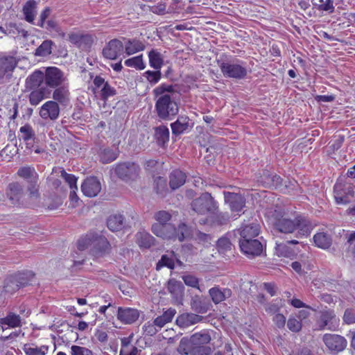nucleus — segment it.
Masks as SVG:
<instances>
[{
    "label": "nucleus",
    "instance_id": "obj_1",
    "mask_svg": "<svg viewBox=\"0 0 355 355\" xmlns=\"http://www.w3.org/2000/svg\"><path fill=\"white\" fill-rule=\"evenodd\" d=\"M174 92V87L172 85L165 83L159 85L153 90L155 100V110L162 120H172L178 113V105L171 97V94Z\"/></svg>",
    "mask_w": 355,
    "mask_h": 355
},
{
    "label": "nucleus",
    "instance_id": "obj_2",
    "mask_svg": "<svg viewBox=\"0 0 355 355\" xmlns=\"http://www.w3.org/2000/svg\"><path fill=\"white\" fill-rule=\"evenodd\" d=\"M151 230L154 234L163 239L178 240L180 242L191 235V230L185 223H180L178 227L171 223H155L152 225Z\"/></svg>",
    "mask_w": 355,
    "mask_h": 355
},
{
    "label": "nucleus",
    "instance_id": "obj_3",
    "mask_svg": "<svg viewBox=\"0 0 355 355\" xmlns=\"http://www.w3.org/2000/svg\"><path fill=\"white\" fill-rule=\"evenodd\" d=\"M218 64L225 78L241 80L245 78L248 73L246 63L239 59L218 61Z\"/></svg>",
    "mask_w": 355,
    "mask_h": 355
},
{
    "label": "nucleus",
    "instance_id": "obj_4",
    "mask_svg": "<svg viewBox=\"0 0 355 355\" xmlns=\"http://www.w3.org/2000/svg\"><path fill=\"white\" fill-rule=\"evenodd\" d=\"M191 207L198 214L205 215L214 213L218 207L211 194L205 192L192 201Z\"/></svg>",
    "mask_w": 355,
    "mask_h": 355
},
{
    "label": "nucleus",
    "instance_id": "obj_5",
    "mask_svg": "<svg viewBox=\"0 0 355 355\" xmlns=\"http://www.w3.org/2000/svg\"><path fill=\"white\" fill-rule=\"evenodd\" d=\"M44 83L50 88H55L67 83V78L62 71L55 67L46 68Z\"/></svg>",
    "mask_w": 355,
    "mask_h": 355
},
{
    "label": "nucleus",
    "instance_id": "obj_6",
    "mask_svg": "<svg viewBox=\"0 0 355 355\" xmlns=\"http://www.w3.org/2000/svg\"><path fill=\"white\" fill-rule=\"evenodd\" d=\"M139 166L134 162L120 163L115 168L116 175L124 181L135 180L139 176Z\"/></svg>",
    "mask_w": 355,
    "mask_h": 355
},
{
    "label": "nucleus",
    "instance_id": "obj_7",
    "mask_svg": "<svg viewBox=\"0 0 355 355\" xmlns=\"http://www.w3.org/2000/svg\"><path fill=\"white\" fill-rule=\"evenodd\" d=\"M241 251L248 258L260 256L263 250V245L259 239L239 240Z\"/></svg>",
    "mask_w": 355,
    "mask_h": 355
},
{
    "label": "nucleus",
    "instance_id": "obj_8",
    "mask_svg": "<svg viewBox=\"0 0 355 355\" xmlns=\"http://www.w3.org/2000/svg\"><path fill=\"white\" fill-rule=\"evenodd\" d=\"M93 83L94 92L99 93L101 98L104 101H106L110 97L114 96L116 94V89L100 76H96L94 78Z\"/></svg>",
    "mask_w": 355,
    "mask_h": 355
},
{
    "label": "nucleus",
    "instance_id": "obj_9",
    "mask_svg": "<svg viewBox=\"0 0 355 355\" xmlns=\"http://www.w3.org/2000/svg\"><path fill=\"white\" fill-rule=\"evenodd\" d=\"M111 251V245L107 239L102 235L93 241V245L90 248V254L94 259L103 258L110 254Z\"/></svg>",
    "mask_w": 355,
    "mask_h": 355
},
{
    "label": "nucleus",
    "instance_id": "obj_10",
    "mask_svg": "<svg viewBox=\"0 0 355 355\" xmlns=\"http://www.w3.org/2000/svg\"><path fill=\"white\" fill-rule=\"evenodd\" d=\"M339 318L336 317L333 310L325 309L320 312L318 321L320 329L336 331L339 327Z\"/></svg>",
    "mask_w": 355,
    "mask_h": 355
},
{
    "label": "nucleus",
    "instance_id": "obj_11",
    "mask_svg": "<svg viewBox=\"0 0 355 355\" xmlns=\"http://www.w3.org/2000/svg\"><path fill=\"white\" fill-rule=\"evenodd\" d=\"M354 193L351 184L336 182L334 185V197L337 204L346 205L350 202L349 197Z\"/></svg>",
    "mask_w": 355,
    "mask_h": 355
},
{
    "label": "nucleus",
    "instance_id": "obj_12",
    "mask_svg": "<svg viewBox=\"0 0 355 355\" xmlns=\"http://www.w3.org/2000/svg\"><path fill=\"white\" fill-rule=\"evenodd\" d=\"M323 341L329 350L335 353L344 350L347 343L344 337L331 334H324Z\"/></svg>",
    "mask_w": 355,
    "mask_h": 355
},
{
    "label": "nucleus",
    "instance_id": "obj_13",
    "mask_svg": "<svg viewBox=\"0 0 355 355\" xmlns=\"http://www.w3.org/2000/svg\"><path fill=\"white\" fill-rule=\"evenodd\" d=\"M236 232L240 236L239 240L257 239V237L260 233V225L255 220L243 223Z\"/></svg>",
    "mask_w": 355,
    "mask_h": 355
},
{
    "label": "nucleus",
    "instance_id": "obj_14",
    "mask_svg": "<svg viewBox=\"0 0 355 355\" xmlns=\"http://www.w3.org/2000/svg\"><path fill=\"white\" fill-rule=\"evenodd\" d=\"M123 42L118 39H113L103 48V55L107 59L115 60L123 53Z\"/></svg>",
    "mask_w": 355,
    "mask_h": 355
},
{
    "label": "nucleus",
    "instance_id": "obj_15",
    "mask_svg": "<svg viewBox=\"0 0 355 355\" xmlns=\"http://www.w3.org/2000/svg\"><path fill=\"white\" fill-rule=\"evenodd\" d=\"M60 115V107L57 102L49 101L44 103L40 107V116L43 119L56 120Z\"/></svg>",
    "mask_w": 355,
    "mask_h": 355
},
{
    "label": "nucleus",
    "instance_id": "obj_16",
    "mask_svg": "<svg viewBox=\"0 0 355 355\" xmlns=\"http://www.w3.org/2000/svg\"><path fill=\"white\" fill-rule=\"evenodd\" d=\"M6 195L12 205H19V202L24 196L22 185L17 182L10 183L6 188Z\"/></svg>",
    "mask_w": 355,
    "mask_h": 355
},
{
    "label": "nucleus",
    "instance_id": "obj_17",
    "mask_svg": "<svg viewBox=\"0 0 355 355\" xmlns=\"http://www.w3.org/2000/svg\"><path fill=\"white\" fill-rule=\"evenodd\" d=\"M225 202L232 211L239 212L244 207L245 200L243 196L236 193L224 191Z\"/></svg>",
    "mask_w": 355,
    "mask_h": 355
},
{
    "label": "nucleus",
    "instance_id": "obj_18",
    "mask_svg": "<svg viewBox=\"0 0 355 355\" xmlns=\"http://www.w3.org/2000/svg\"><path fill=\"white\" fill-rule=\"evenodd\" d=\"M273 225L275 229L281 233L291 234L297 230L296 217L291 219L283 216L276 218Z\"/></svg>",
    "mask_w": 355,
    "mask_h": 355
},
{
    "label": "nucleus",
    "instance_id": "obj_19",
    "mask_svg": "<svg viewBox=\"0 0 355 355\" xmlns=\"http://www.w3.org/2000/svg\"><path fill=\"white\" fill-rule=\"evenodd\" d=\"M81 189L85 196L93 198L99 193L101 185L96 178L89 177L82 183Z\"/></svg>",
    "mask_w": 355,
    "mask_h": 355
},
{
    "label": "nucleus",
    "instance_id": "obj_20",
    "mask_svg": "<svg viewBox=\"0 0 355 355\" xmlns=\"http://www.w3.org/2000/svg\"><path fill=\"white\" fill-rule=\"evenodd\" d=\"M139 317L137 309L130 307H119L117 311L118 320L125 324H130L136 322Z\"/></svg>",
    "mask_w": 355,
    "mask_h": 355
},
{
    "label": "nucleus",
    "instance_id": "obj_21",
    "mask_svg": "<svg viewBox=\"0 0 355 355\" xmlns=\"http://www.w3.org/2000/svg\"><path fill=\"white\" fill-rule=\"evenodd\" d=\"M23 323L21 317L14 312H8L5 317L0 318V326L3 330L21 327Z\"/></svg>",
    "mask_w": 355,
    "mask_h": 355
},
{
    "label": "nucleus",
    "instance_id": "obj_22",
    "mask_svg": "<svg viewBox=\"0 0 355 355\" xmlns=\"http://www.w3.org/2000/svg\"><path fill=\"white\" fill-rule=\"evenodd\" d=\"M54 89L52 96L53 101L61 105H67L70 101L69 83H66Z\"/></svg>",
    "mask_w": 355,
    "mask_h": 355
},
{
    "label": "nucleus",
    "instance_id": "obj_23",
    "mask_svg": "<svg viewBox=\"0 0 355 355\" xmlns=\"http://www.w3.org/2000/svg\"><path fill=\"white\" fill-rule=\"evenodd\" d=\"M134 334L121 338V349L119 355H138L139 349L132 344Z\"/></svg>",
    "mask_w": 355,
    "mask_h": 355
},
{
    "label": "nucleus",
    "instance_id": "obj_24",
    "mask_svg": "<svg viewBox=\"0 0 355 355\" xmlns=\"http://www.w3.org/2000/svg\"><path fill=\"white\" fill-rule=\"evenodd\" d=\"M209 294L215 304H218L232 296V291L230 288H220L218 286L209 289Z\"/></svg>",
    "mask_w": 355,
    "mask_h": 355
},
{
    "label": "nucleus",
    "instance_id": "obj_25",
    "mask_svg": "<svg viewBox=\"0 0 355 355\" xmlns=\"http://www.w3.org/2000/svg\"><path fill=\"white\" fill-rule=\"evenodd\" d=\"M17 64V61L13 56H3L0 58V78L6 73L12 72Z\"/></svg>",
    "mask_w": 355,
    "mask_h": 355
},
{
    "label": "nucleus",
    "instance_id": "obj_26",
    "mask_svg": "<svg viewBox=\"0 0 355 355\" xmlns=\"http://www.w3.org/2000/svg\"><path fill=\"white\" fill-rule=\"evenodd\" d=\"M22 12L24 15V19L31 24H35V18L37 14V3L35 0H28L23 6Z\"/></svg>",
    "mask_w": 355,
    "mask_h": 355
},
{
    "label": "nucleus",
    "instance_id": "obj_27",
    "mask_svg": "<svg viewBox=\"0 0 355 355\" xmlns=\"http://www.w3.org/2000/svg\"><path fill=\"white\" fill-rule=\"evenodd\" d=\"M44 82V74L40 70L32 73L26 80V87L30 89H37Z\"/></svg>",
    "mask_w": 355,
    "mask_h": 355
},
{
    "label": "nucleus",
    "instance_id": "obj_28",
    "mask_svg": "<svg viewBox=\"0 0 355 355\" xmlns=\"http://www.w3.org/2000/svg\"><path fill=\"white\" fill-rule=\"evenodd\" d=\"M191 345L199 347V350L205 351V348H200V346L208 344L211 341V336L207 331L198 332L193 334L190 338Z\"/></svg>",
    "mask_w": 355,
    "mask_h": 355
},
{
    "label": "nucleus",
    "instance_id": "obj_29",
    "mask_svg": "<svg viewBox=\"0 0 355 355\" xmlns=\"http://www.w3.org/2000/svg\"><path fill=\"white\" fill-rule=\"evenodd\" d=\"M186 175L180 170L173 171L169 176V185L172 190L178 189L186 182Z\"/></svg>",
    "mask_w": 355,
    "mask_h": 355
},
{
    "label": "nucleus",
    "instance_id": "obj_30",
    "mask_svg": "<svg viewBox=\"0 0 355 355\" xmlns=\"http://www.w3.org/2000/svg\"><path fill=\"white\" fill-rule=\"evenodd\" d=\"M172 133L174 135H180L185 132L189 127V119L186 116H181L171 124Z\"/></svg>",
    "mask_w": 355,
    "mask_h": 355
},
{
    "label": "nucleus",
    "instance_id": "obj_31",
    "mask_svg": "<svg viewBox=\"0 0 355 355\" xmlns=\"http://www.w3.org/2000/svg\"><path fill=\"white\" fill-rule=\"evenodd\" d=\"M155 238L148 232L141 231L136 234V242L141 248H149L155 244Z\"/></svg>",
    "mask_w": 355,
    "mask_h": 355
},
{
    "label": "nucleus",
    "instance_id": "obj_32",
    "mask_svg": "<svg viewBox=\"0 0 355 355\" xmlns=\"http://www.w3.org/2000/svg\"><path fill=\"white\" fill-rule=\"evenodd\" d=\"M313 241L317 247L324 250L328 249L332 243L330 235L323 232L315 234L313 236Z\"/></svg>",
    "mask_w": 355,
    "mask_h": 355
},
{
    "label": "nucleus",
    "instance_id": "obj_33",
    "mask_svg": "<svg viewBox=\"0 0 355 355\" xmlns=\"http://www.w3.org/2000/svg\"><path fill=\"white\" fill-rule=\"evenodd\" d=\"M296 222L298 234L308 236L312 230V225L309 220L304 216H298L296 217Z\"/></svg>",
    "mask_w": 355,
    "mask_h": 355
},
{
    "label": "nucleus",
    "instance_id": "obj_34",
    "mask_svg": "<svg viewBox=\"0 0 355 355\" xmlns=\"http://www.w3.org/2000/svg\"><path fill=\"white\" fill-rule=\"evenodd\" d=\"M145 45L139 40H128L125 44L124 49L127 55H132L139 51H143Z\"/></svg>",
    "mask_w": 355,
    "mask_h": 355
},
{
    "label": "nucleus",
    "instance_id": "obj_35",
    "mask_svg": "<svg viewBox=\"0 0 355 355\" xmlns=\"http://www.w3.org/2000/svg\"><path fill=\"white\" fill-rule=\"evenodd\" d=\"M201 316L194 313H187L179 316L176 322L181 327H187L198 323L201 320Z\"/></svg>",
    "mask_w": 355,
    "mask_h": 355
},
{
    "label": "nucleus",
    "instance_id": "obj_36",
    "mask_svg": "<svg viewBox=\"0 0 355 355\" xmlns=\"http://www.w3.org/2000/svg\"><path fill=\"white\" fill-rule=\"evenodd\" d=\"M175 259L177 260L180 265H182V262L175 257V254L173 252H171L169 254L162 255L161 259L157 263V270H159L164 266L173 269L175 267Z\"/></svg>",
    "mask_w": 355,
    "mask_h": 355
},
{
    "label": "nucleus",
    "instance_id": "obj_37",
    "mask_svg": "<svg viewBox=\"0 0 355 355\" xmlns=\"http://www.w3.org/2000/svg\"><path fill=\"white\" fill-rule=\"evenodd\" d=\"M176 311L174 309L170 308L166 310L162 315L157 317L154 320V323L159 329H162L166 323L172 321Z\"/></svg>",
    "mask_w": 355,
    "mask_h": 355
},
{
    "label": "nucleus",
    "instance_id": "obj_38",
    "mask_svg": "<svg viewBox=\"0 0 355 355\" xmlns=\"http://www.w3.org/2000/svg\"><path fill=\"white\" fill-rule=\"evenodd\" d=\"M17 175L21 178L25 180L27 182L38 179V174L37 173L34 167L32 166H22L20 167L17 173Z\"/></svg>",
    "mask_w": 355,
    "mask_h": 355
},
{
    "label": "nucleus",
    "instance_id": "obj_39",
    "mask_svg": "<svg viewBox=\"0 0 355 355\" xmlns=\"http://www.w3.org/2000/svg\"><path fill=\"white\" fill-rule=\"evenodd\" d=\"M49 349L47 345H44L39 347L35 344H26L23 347L26 355H46Z\"/></svg>",
    "mask_w": 355,
    "mask_h": 355
},
{
    "label": "nucleus",
    "instance_id": "obj_40",
    "mask_svg": "<svg viewBox=\"0 0 355 355\" xmlns=\"http://www.w3.org/2000/svg\"><path fill=\"white\" fill-rule=\"evenodd\" d=\"M107 227L112 232L119 231L124 226V218L122 215H112L107 222Z\"/></svg>",
    "mask_w": 355,
    "mask_h": 355
},
{
    "label": "nucleus",
    "instance_id": "obj_41",
    "mask_svg": "<svg viewBox=\"0 0 355 355\" xmlns=\"http://www.w3.org/2000/svg\"><path fill=\"white\" fill-rule=\"evenodd\" d=\"M263 183L269 188L277 187L282 184V180L280 176L266 172L262 177Z\"/></svg>",
    "mask_w": 355,
    "mask_h": 355
},
{
    "label": "nucleus",
    "instance_id": "obj_42",
    "mask_svg": "<svg viewBox=\"0 0 355 355\" xmlns=\"http://www.w3.org/2000/svg\"><path fill=\"white\" fill-rule=\"evenodd\" d=\"M98 234L96 233H89L85 236L81 237L77 243L79 250H85L87 248H92L93 241L98 237Z\"/></svg>",
    "mask_w": 355,
    "mask_h": 355
},
{
    "label": "nucleus",
    "instance_id": "obj_43",
    "mask_svg": "<svg viewBox=\"0 0 355 355\" xmlns=\"http://www.w3.org/2000/svg\"><path fill=\"white\" fill-rule=\"evenodd\" d=\"M53 42L50 40H44L35 50L36 56L46 57L51 54Z\"/></svg>",
    "mask_w": 355,
    "mask_h": 355
},
{
    "label": "nucleus",
    "instance_id": "obj_44",
    "mask_svg": "<svg viewBox=\"0 0 355 355\" xmlns=\"http://www.w3.org/2000/svg\"><path fill=\"white\" fill-rule=\"evenodd\" d=\"M149 63L155 69H160L163 65V59L159 52L152 50L148 53Z\"/></svg>",
    "mask_w": 355,
    "mask_h": 355
},
{
    "label": "nucleus",
    "instance_id": "obj_45",
    "mask_svg": "<svg viewBox=\"0 0 355 355\" xmlns=\"http://www.w3.org/2000/svg\"><path fill=\"white\" fill-rule=\"evenodd\" d=\"M12 276L21 287L28 285L34 278L35 274L32 271H25L16 273L12 275Z\"/></svg>",
    "mask_w": 355,
    "mask_h": 355
},
{
    "label": "nucleus",
    "instance_id": "obj_46",
    "mask_svg": "<svg viewBox=\"0 0 355 355\" xmlns=\"http://www.w3.org/2000/svg\"><path fill=\"white\" fill-rule=\"evenodd\" d=\"M35 132L30 124H25L19 128V137L24 141L33 139Z\"/></svg>",
    "mask_w": 355,
    "mask_h": 355
},
{
    "label": "nucleus",
    "instance_id": "obj_47",
    "mask_svg": "<svg viewBox=\"0 0 355 355\" xmlns=\"http://www.w3.org/2000/svg\"><path fill=\"white\" fill-rule=\"evenodd\" d=\"M31 105L36 106L44 98V92L41 89H35L29 94Z\"/></svg>",
    "mask_w": 355,
    "mask_h": 355
},
{
    "label": "nucleus",
    "instance_id": "obj_48",
    "mask_svg": "<svg viewBox=\"0 0 355 355\" xmlns=\"http://www.w3.org/2000/svg\"><path fill=\"white\" fill-rule=\"evenodd\" d=\"M124 64L127 67H134L139 70L144 69L146 67L142 60V55H138L127 59L125 60Z\"/></svg>",
    "mask_w": 355,
    "mask_h": 355
},
{
    "label": "nucleus",
    "instance_id": "obj_49",
    "mask_svg": "<svg viewBox=\"0 0 355 355\" xmlns=\"http://www.w3.org/2000/svg\"><path fill=\"white\" fill-rule=\"evenodd\" d=\"M20 287V284L12 275H10L5 280L3 288L6 293H12L17 291Z\"/></svg>",
    "mask_w": 355,
    "mask_h": 355
},
{
    "label": "nucleus",
    "instance_id": "obj_50",
    "mask_svg": "<svg viewBox=\"0 0 355 355\" xmlns=\"http://www.w3.org/2000/svg\"><path fill=\"white\" fill-rule=\"evenodd\" d=\"M99 156L101 162L104 164L112 162L117 157V155L110 148L101 150Z\"/></svg>",
    "mask_w": 355,
    "mask_h": 355
},
{
    "label": "nucleus",
    "instance_id": "obj_51",
    "mask_svg": "<svg viewBox=\"0 0 355 355\" xmlns=\"http://www.w3.org/2000/svg\"><path fill=\"white\" fill-rule=\"evenodd\" d=\"M155 137L159 142L164 144L169 140L168 128L164 125H161L155 128Z\"/></svg>",
    "mask_w": 355,
    "mask_h": 355
},
{
    "label": "nucleus",
    "instance_id": "obj_52",
    "mask_svg": "<svg viewBox=\"0 0 355 355\" xmlns=\"http://www.w3.org/2000/svg\"><path fill=\"white\" fill-rule=\"evenodd\" d=\"M156 70L157 71H155L148 70L144 73V76L146 78L151 86L157 84L162 78V73L159 69Z\"/></svg>",
    "mask_w": 355,
    "mask_h": 355
},
{
    "label": "nucleus",
    "instance_id": "obj_53",
    "mask_svg": "<svg viewBox=\"0 0 355 355\" xmlns=\"http://www.w3.org/2000/svg\"><path fill=\"white\" fill-rule=\"evenodd\" d=\"M27 191L30 198L37 199L40 197L38 179L28 182Z\"/></svg>",
    "mask_w": 355,
    "mask_h": 355
},
{
    "label": "nucleus",
    "instance_id": "obj_54",
    "mask_svg": "<svg viewBox=\"0 0 355 355\" xmlns=\"http://www.w3.org/2000/svg\"><path fill=\"white\" fill-rule=\"evenodd\" d=\"M60 175L69 184L71 189H75V190H78L77 178L74 175L67 173L64 169H62L60 171Z\"/></svg>",
    "mask_w": 355,
    "mask_h": 355
},
{
    "label": "nucleus",
    "instance_id": "obj_55",
    "mask_svg": "<svg viewBox=\"0 0 355 355\" xmlns=\"http://www.w3.org/2000/svg\"><path fill=\"white\" fill-rule=\"evenodd\" d=\"M217 248L220 253L225 254L232 250V244L227 237H222L217 241Z\"/></svg>",
    "mask_w": 355,
    "mask_h": 355
},
{
    "label": "nucleus",
    "instance_id": "obj_56",
    "mask_svg": "<svg viewBox=\"0 0 355 355\" xmlns=\"http://www.w3.org/2000/svg\"><path fill=\"white\" fill-rule=\"evenodd\" d=\"M44 28L49 31H55L62 37H64L65 36V33L61 31L58 23L54 19H49L47 21H45Z\"/></svg>",
    "mask_w": 355,
    "mask_h": 355
},
{
    "label": "nucleus",
    "instance_id": "obj_57",
    "mask_svg": "<svg viewBox=\"0 0 355 355\" xmlns=\"http://www.w3.org/2000/svg\"><path fill=\"white\" fill-rule=\"evenodd\" d=\"M155 218L157 220L156 223L166 225L169 223L168 222L171 219V215L168 211H159L155 214Z\"/></svg>",
    "mask_w": 355,
    "mask_h": 355
},
{
    "label": "nucleus",
    "instance_id": "obj_58",
    "mask_svg": "<svg viewBox=\"0 0 355 355\" xmlns=\"http://www.w3.org/2000/svg\"><path fill=\"white\" fill-rule=\"evenodd\" d=\"M320 4L318 5V9L320 11H325L329 13H333L335 10L334 6V0H320Z\"/></svg>",
    "mask_w": 355,
    "mask_h": 355
},
{
    "label": "nucleus",
    "instance_id": "obj_59",
    "mask_svg": "<svg viewBox=\"0 0 355 355\" xmlns=\"http://www.w3.org/2000/svg\"><path fill=\"white\" fill-rule=\"evenodd\" d=\"M71 355H94L89 349L78 345L71 346Z\"/></svg>",
    "mask_w": 355,
    "mask_h": 355
},
{
    "label": "nucleus",
    "instance_id": "obj_60",
    "mask_svg": "<svg viewBox=\"0 0 355 355\" xmlns=\"http://www.w3.org/2000/svg\"><path fill=\"white\" fill-rule=\"evenodd\" d=\"M190 345H191L190 340H189L186 338H182L180 340L178 351L182 354L187 355L190 353Z\"/></svg>",
    "mask_w": 355,
    "mask_h": 355
},
{
    "label": "nucleus",
    "instance_id": "obj_61",
    "mask_svg": "<svg viewBox=\"0 0 355 355\" xmlns=\"http://www.w3.org/2000/svg\"><path fill=\"white\" fill-rule=\"evenodd\" d=\"M184 284L189 286L199 288V281L197 277L191 275H187L182 277Z\"/></svg>",
    "mask_w": 355,
    "mask_h": 355
},
{
    "label": "nucleus",
    "instance_id": "obj_62",
    "mask_svg": "<svg viewBox=\"0 0 355 355\" xmlns=\"http://www.w3.org/2000/svg\"><path fill=\"white\" fill-rule=\"evenodd\" d=\"M287 327L289 330L293 332H298L302 329V323L295 318H290L287 322Z\"/></svg>",
    "mask_w": 355,
    "mask_h": 355
},
{
    "label": "nucleus",
    "instance_id": "obj_63",
    "mask_svg": "<svg viewBox=\"0 0 355 355\" xmlns=\"http://www.w3.org/2000/svg\"><path fill=\"white\" fill-rule=\"evenodd\" d=\"M51 12V10L49 7L45 8L40 13V19L36 25L41 28H44L46 19L50 16Z\"/></svg>",
    "mask_w": 355,
    "mask_h": 355
},
{
    "label": "nucleus",
    "instance_id": "obj_64",
    "mask_svg": "<svg viewBox=\"0 0 355 355\" xmlns=\"http://www.w3.org/2000/svg\"><path fill=\"white\" fill-rule=\"evenodd\" d=\"M343 321L348 324L355 323V311L348 309L345 311Z\"/></svg>",
    "mask_w": 355,
    "mask_h": 355
}]
</instances>
